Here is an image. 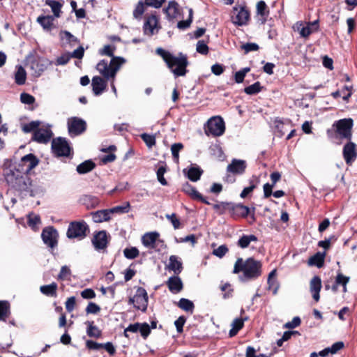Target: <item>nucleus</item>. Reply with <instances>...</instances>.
<instances>
[{"instance_id":"3c124183","label":"nucleus","mask_w":357,"mask_h":357,"mask_svg":"<svg viewBox=\"0 0 357 357\" xmlns=\"http://www.w3.org/2000/svg\"><path fill=\"white\" fill-rule=\"evenodd\" d=\"M257 14L261 17L266 18L269 14V11L267 9V6L264 1H260L257 5Z\"/></svg>"},{"instance_id":"603ef678","label":"nucleus","mask_w":357,"mask_h":357,"mask_svg":"<svg viewBox=\"0 0 357 357\" xmlns=\"http://www.w3.org/2000/svg\"><path fill=\"white\" fill-rule=\"evenodd\" d=\"M183 191L189 195L193 199L197 198V195H199V192L196 190V188L188 183H186L183 185Z\"/></svg>"},{"instance_id":"f3484780","label":"nucleus","mask_w":357,"mask_h":357,"mask_svg":"<svg viewBox=\"0 0 357 357\" xmlns=\"http://www.w3.org/2000/svg\"><path fill=\"white\" fill-rule=\"evenodd\" d=\"M160 29V26L159 25V19L155 15L152 14L146 18L143 26L145 34L152 36L158 33Z\"/></svg>"},{"instance_id":"6ab92c4d","label":"nucleus","mask_w":357,"mask_h":357,"mask_svg":"<svg viewBox=\"0 0 357 357\" xmlns=\"http://www.w3.org/2000/svg\"><path fill=\"white\" fill-rule=\"evenodd\" d=\"M166 284L169 291L174 294H178L183 289V282L178 275L169 277Z\"/></svg>"},{"instance_id":"b1692460","label":"nucleus","mask_w":357,"mask_h":357,"mask_svg":"<svg viewBox=\"0 0 357 357\" xmlns=\"http://www.w3.org/2000/svg\"><path fill=\"white\" fill-rule=\"evenodd\" d=\"M158 237L157 231L146 233L142 237V243L146 248L153 249Z\"/></svg>"},{"instance_id":"338daca9","label":"nucleus","mask_w":357,"mask_h":357,"mask_svg":"<svg viewBox=\"0 0 357 357\" xmlns=\"http://www.w3.org/2000/svg\"><path fill=\"white\" fill-rule=\"evenodd\" d=\"M301 323V320L299 317H294L291 321L287 322L284 327L289 329L294 328L298 326Z\"/></svg>"},{"instance_id":"69168bd1","label":"nucleus","mask_w":357,"mask_h":357,"mask_svg":"<svg viewBox=\"0 0 357 357\" xmlns=\"http://www.w3.org/2000/svg\"><path fill=\"white\" fill-rule=\"evenodd\" d=\"M352 86H344L341 89V93L342 95V98L344 101L348 102L349 98H351L352 95Z\"/></svg>"},{"instance_id":"5701e85b","label":"nucleus","mask_w":357,"mask_h":357,"mask_svg":"<svg viewBox=\"0 0 357 357\" xmlns=\"http://www.w3.org/2000/svg\"><path fill=\"white\" fill-rule=\"evenodd\" d=\"M91 85L94 95L100 96L105 90L107 82L101 77L95 76L92 79Z\"/></svg>"},{"instance_id":"ddd939ff","label":"nucleus","mask_w":357,"mask_h":357,"mask_svg":"<svg viewBox=\"0 0 357 357\" xmlns=\"http://www.w3.org/2000/svg\"><path fill=\"white\" fill-rule=\"evenodd\" d=\"M342 155L346 164L351 166L357 158L356 144L349 140L343 146Z\"/></svg>"},{"instance_id":"5fc2aeb1","label":"nucleus","mask_w":357,"mask_h":357,"mask_svg":"<svg viewBox=\"0 0 357 357\" xmlns=\"http://www.w3.org/2000/svg\"><path fill=\"white\" fill-rule=\"evenodd\" d=\"M142 140L145 142L146 146L149 148L152 147L155 144V137L153 135L143 133L140 135Z\"/></svg>"},{"instance_id":"f03ea898","label":"nucleus","mask_w":357,"mask_h":357,"mask_svg":"<svg viewBox=\"0 0 357 357\" xmlns=\"http://www.w3.org/2000/svg\"><path fill=\"white\" fill-rule=\"evenodd\" d=\"M115 47L110 45H107L100 50L101 55H107L112 57L109 63L105 59H102L96 65L97 70L107 79H114L117 71L121 65L125 62L124 59L114 56Z\"/></svg>"},{"instance_id":"aec40b11","label":"nucleus","mask_w":357,"mask_h":357,"mask_svg":"<svg viewBox=\"0 0 357 357\" xmlns=\"http://www.w3.org/2000/svg\"><path fill=\"white\" fill-rule=\"evenodd\" d=\"M247 164L243 160L233 159L227 166V171L234 174H243L246 169Z\"/></svg>"},{"instance_id":"13d9d810","label":"nucleus","mask_w":357,"mask_h":357,"mask_svg":"<svg viewBox=\"0 0 357 357\" xmlns=\"http://www.w3.org/2000/svg\"><path fill=\"white\" fill-rule=\"evenodd\" d=\"M268 289L273 291V294L275 295L278 293V289L280 287V284L276 278H268Z\"/></svg>"},{"instance_id":"473e14b6","label":"nucleus","mask_w":357,"mask_h":357,"mask_svg":"<svg viewBox=\"0 0 357 357\" xmlns=\"http://www.w3.org/2000/svg\"><path fill=\"white\" fill-rule=\"evenodd\" d=\"M85 324L87 326L86 334L90 337L98 338L102 335V331L93 324V321H86Z\"/></svg>"},{"instance_id":"c756f323","label":"nucleus","mask_w":357,"mask_h":357,"mask_svg":"<svg viewBox=\"0 0 357 357\" xmlns=\"http://www.w3.org/2000/svg\"><path fill=\"white\" fill-rule=\"evenodd\" d=\"M258 241L257 237L255 235L250 234L245 235L243 234L237 241V245L242 248L245 249L248 248L251 242H257Z\"/></svg>"},{"instance_id":"37998d69","label":"nucleus","mask_w":357,"mask_h":357,"mask_svg":"<svg viewBox=\"0 0 357 357\" xmlns=\"http://www.w3.org/2000/svg\"><path fill=\"white\" fill-rule=\"evenodd\" d=\"M167 172L166 164L160 165L156 171L158 181L162 185H167L168 183L164 177V174Z\"/></svg>"},{"instance_id":"09e8293b","label":"nucleus","mask_w":357,"mask_h":357,"mask_svg":"<svg viewBox=\"0 0 357 357\" xmlns=\"http://www.w3.org/2000/svg\"><path fill=\"white\" fill-rule=\"evenodd\" d=\"M40 223V218L38 215L28 216V225L34 231L38 229V225Z\"/></svg>"},{"instance_id":"e2e57ef3","label":"nucleus","mask_w":357,"mask_h":357,"mask_svg":"<svg viewBox=\"0 0 357 357\" xmlns=\"http://www.w3.org/2000/svg\"><path fill=\"white\" fill-rule=\"evenodd\" d=\"M20 100L24 104L31 105L35 102V98L31 94L24 92L20 94Z\"/></svg>"},{"instance_id":"e433bc0d","label":"nucleus","mask_w":357,"mask_h":357,"mask_svg":"<svg viewBox=\"0 0 357 357\" xmlns=\"http://www.w3.org/2000/svg\"><path fill=\"white\" fill-rule=\"evenodd\" d=\"M54 18L51 15H41L37 18V22L44 29H50L53 25Z\"/></svg>"},{"instance_id":"49530a36","label":"nucleus","mask_w":357,"mask_h":357,"mask_svg":"<svg viewBox=\"0 0 357 357\" xmlns=\"http://www.w3.org/2000/svg\"><path fill=\"white\" fill-rule=\"evenodd\" d=\"M40 122L39 121H32L22 127V130L25 133H29L35 132L36 130L38 129L40 126Z\"/></svg>"},{"instance_id":"58836bf2","label":"nucleus","mask_w":357,"mask_h":357,"mask_svg":"<svg viewBox=\"0 0 357 357\" xmlns=\"http://www.w3.org/2000/svg\"><path fill=\"white\" fill-rule=\"evenodd\" d=\"M45 4L51 8L55 17H59L60 16L61 8L62 7L61 3L56 0H46Z\"/></svg>"},{"instance_id":"f704fd0d","label":"nucleus","mask_w":357,"mask_h":357,"mask_svg":"<svg viewBox=\"0 0 357 357\" xmlns=\"http://www.w3.org/2000/svg\"><path fill=\"white\" fill-rule=\"evenodd\" d=\"M96 164L91 160H85L77 165L76 170L79 174H84L93 169Z\"/></svg>"},{"instance_id":"4be33fe9","label":"nucleus","mask_w":357,"mask_h":357,"mask_svg":"<svg viewBox=\"0 0 357 357\" xmlns=\"http://www.w3.org/2000/svg\"><path fill=\"white\" fill-rule=\"evenodd\" d=\"M169 271H172L175 275H178L183 271V263L181 259L176 255H171L167 265Z\"/></svg>"},{"instance_id":"a18cd8bd","label":"nucleus","mask_w":357,"mask_h":357,"mask_svg":"<svg viewBox=\"0 0 357 357\" xmlns=\"http://www.w3.org/2000/svg\"><path fill=\"white\" fill-rule=\"evenodd\" d=\"M61 38L63 40L66 41L70 45H73L75 43H79L77 38L74 36L71 33L68 31H61Z\"/></svg>"},{"instance_id":"bf43d9fd","label":"nucleus","mask_w":357,"mask_h":357,"mask_svg":"<svg viewBox=\"0 0 357 357\" xmlns=\"http://www.w3.org/2000/svg\"><path fill=\"white\" fill-rule=\"evenodd\" d=\"M196 50L198 53L203 55H206L208 53V47L204 40L197 42Z\"/></svg>"},{"instance_id":"7ed1b4c3","label":"nucleus","mask_w":357,"mask_h":357,"mask_svg":"<svg viewBox=\"0 0 357 357\" xmlns=\"http://www.w3.org/2000/svg\"><path fill=\"white\" fill-rule=\"evenodd\" d=\"M156 53L162 58L175 78L183 77L187 74L189 62L186 54L180 52L176 56L162 47L157 48Z\"/></svg>"},{"instance_id":"bb28decb","label":"nucleus","mask_w":357,"mask_h":357,"mask_svg":"<svg viewBox=\"0 0 357 357\" xmlns=\"http://www.w3.org/2000/svg\"><path fill=\"white\" fill-rule=\"evenodd\" d=\"M169 20L176 18L178 14V3L176 1H170L168 6L163 9Z\"/></svg>"},{"instance_id":"052dcab7","label":"nucleus","mask_w":357,"mask_h":357,"mask_svg":"<svg viewBox=\"0 0 357 357\" xmlns=\"http://www.w3.org/2000/svg\"><path fill=\"white\" fill-rule=\"evenodd\" d=\"M139 331L144 339H146L151 333V328L149 325L144 322L140 324Z\"/></svg>"},{"instance_id":"39448f33","label":"nucleus","mask_w":357,"mask_h":357,"mask_svg":"<svg viewBox=\"0 0 357 357\" xmlns=\"http://www.w3.org/2000/svg\"><path fill=\"white\" fill-rule=\"evenodd\" d=\"M89 231V227L84 220L73 221L70 222L66 232V236L70 239H84Z\"/></svg>"},{"instance_id":"0e129e2a","label":"nucleus","mask_w":357,"mask_h":357,"mask_svg":"<svg viewBox=\"0 0 357 357\" xmlns=\"http://www.w3.org/2000/svg\"><path fill=\"white\" fill-rule=\"evenodd\" d=\"M86 314H96L100 311V307L96 303L90 302L89 303L87 307L85 310Z\"/></svg>"},{"instance_id":"0eeeda50","label":"nucleus","mask_w":357,"mask_h":357,"mask_svg":"<svg viewBox=\"0 0 357 357\" xmlns=\"http://www.w3.org/2000/svg\"><path fill=\"white\" fill-rule=\"evenodd\" d=\"M67 127L69 136L75 137L86 131V122L81 118L73 116L68 119Z\"/></svg>"},{"instance_id":"6e6d98bb","label":"nucleus","mask_w":357,"mask_h":357,"mask_svg":"<svg viewBox=\"0 0 357 357\" xmlns=\"http://www.w3.org/2000/svg\"><path fill=\"white\" fill-rule=\"evenodd\" d=\"M192 21V10H189V17L186 20L179 21L177 24V27L180 29H185L188 28Z\"/></svg>"},{"instance_id":"a878e982","label":"nucleus","mask_w":357,"mask_h":357,"mask_svg":"<svg viewBox=\"0 0 357 357\" xmlns=\"http://www.w3.org/2000/svg\"><path fill=\"white\" fill-rule=\"evenodd\" d=\"M79 202L82 204L84 205L87 208H93L98 206L100 200L98 197L90 195H84L80 199Z\"/></svg>"},{"instance_id":"c03bdc74","label":"nucleus","mask_w":357,"mask_h":357,"mask_svg":"<svg viewBox=\"0 0 357 357\" xmlns=\"http://www.w3.org/2000/svg\"><path fill=\"white\" fill-rule=\"evenodd\" d=\"M183 145L182 143H175L172 145L171 151L173 157V160L176 163H178L179 161V151L182 150Z\"/></svg>"},{"instance_id":"a19ab883","label":"nucleus","mask_w":357,"mask_h":357,"mask_svg":"<svg viewBox=\"0 0 357 357\" xmlns=\"http://www.w3.org/2000/svg\"><path fill=\"white\" fill-rule=\"evenodd\" d=\"M10 314V305L8 301H0V320H5Z\"/></svg>"},{"instance_id":"de8ad7c7","label":"nucleus","mask_w":357,"mask_h":357,"mask_svg":"<svg viewBox=\"0 0 357 357\" xmlns=\"http://www.w3.org/2000/svg\"><path fill=\"white\" fill-rule=\"evenodd\" d=\"M229 206L230 202H221L218 204H213V208L219 215H223L227 211L229 212Z\"/></svg>"},{"instance_id":"864d4df0","label":"nucleus","mask_w":357,"mask_h":357,"mask_svg":"<svg viewBox=\"0 0 357 357\" xmlns=\"http://www.w3.org/2000/svg\"><path fill=\"white\" fill-rule=\"evenodd\" d=\"M123 255L126 258L128 259H133L138 257L139 250L135 247H131L130 248H126L123 250Z\"/></svg>"},{"instance_id":"c85d7f7f","label":"nucleus","mask_w":357,"mask_h":357,"mask_svg":"<svg viewBox=\"0 0 357 357\" xmlns=\"http://www.w3.org/2000/svg\"><path fill=\"white\" fill-rule=\"evenodd\" d=\"M326 256V252H318L314 254L313 256L309 258L308 259V265L309 266H315L318 268H321L323 266L324 263V258Z\"/></svg>"},{"instance_id":"4468645a","label":"nucleus","mask_w":357,"mask_h":357,"mask_svg":"<svg viewBox=\"0 0 357 357\" xmlns=\"http://www.w3.org/2000/svg\"><path fill=\"white\" fill-rule=\"evenodd\" d=\"M110 236L105 230L97 231L94 234L91 240L92 244L97 251H101L107 248Z\"/></svg>"},{"instance_id":"393cba45","label":"nucleus","mask_w":357,"mask_h":357,"mask_svg":"<svg viewBox=\"0 0 357 357\" xmlns=\"http://www.w3.org/2000/svg\"><path fill=\"white\" fill-rule=\"evenodd\" d=\"M250 17L249 12L244 8H241L237 13L236 15L233 17V23L238 26L246 24Z\"/></svg>"},{"instance_id":"4c0bfd02","label":"nucleus","mask_w":357,"mask_h":357,"mask_svg":"<svg viewBox=\"0 0 357 357\" xmlns=\"http://www.w3.org/2000/svg\"><path fill=\"white\" fill-rule=\"evenodd\" d=\"M178 307L181 308V310L187 312L192 313L195 305L192 301H191L189 299L182 298L179 300L177 304Z\"/></svg>"},{"instance_id":"9d476101","label":"nucleus","mask_w":357,"mask_h":357,"mask_svg":"<svg viewBox=\"0 0 357 357\" xmlns=\"http://www.w3.org/2000/svg\"><path fill=\"white\" fill-rule=\"evenodd\" d=\"M336 126V132L342 139L351 140L352 137V128L354 126L353 119L351 118L342 119L336 121L334 124Z\"/></svg>"},{"instance_id":"ea45409f","label":"nucleus","mask_w":357,"mask_h":357,"mask_svg":"<svg viewBox=\"0 0 357 357\" xmlns=\"http://www.w3.org/2000/svg\"><path fill=\"white\" fill-rule=\"evenodd\" d=\"M257 179L253 176L250 180V185L243 188L240 194V197L243 199L245 198L250 192H252L257 186Z\"/></svg>"},{"instance_id":"7c9ffc66","label":"nucleus","mask_w":357,"mask_h":357,"mask_svg":"<svg viewBox=\"0 0 357 357\" xmlns=\"http://www.w3.org/2000/svg\"><path fill=\"white\" fill-rule=\"evenodd\" d=\"M57 288V284L56 282H52L50 284L41 286L40 291L43 294L47 296L56 297Z\"/></svg>"},{"instance_id":"79ce46f5","label":"nucleus","mask_w":357,"mask_h":357,"mask_svg":"<svg viewBox=\"0 0 357 357\" xmlns=\"http://www.w3.org/2000/svg\"><path fill=\"white\" fill-rule=\"evenodd\" d=\"M262 87L259 82H256L254 84L246 86L244 89V92L248 95H255L261 91Z\"/></svg>"},{"instance_id":"8fccbe9b","label":"nucleus","mask_w":357,"mask_h":357,"mask_svg":"<svg viewBox=\"0 0 357 357\" xmlns=\"http://www.w3.org/2000/svg\"><path fill=\"white\" fill-rule=\"evenodd\" d=\"M144 1H139L133 10V17L137 20H141L144 13Z\"/></svg>"},{"instance_id":"4d7b16f0","label":"nucleus","mask_w":357,"mask_h":357,"mask_svg":"<svg viewBox=\"0 0 357 357\" xmlns=\"http://www.w3.org/2000/svg\"><path fill=\"white\" fill-rule=\"evenodd\" d=\"M350 278L348 276L344 275L342 273L338 272L335 277V282L337 284V285L341 286H347L348 282H349Z\"/></svg>"},{"instance_id":"9b49d317","label":"nucleus","mask_w":357,"mask_h":357,"mask_svg":"<svg viewBox=\"0 0 357 357\" xmlns=\"http://www.w3.org/2000/svg\"><path fill=\"white\" fill-rule=\"evenodd\" d=\"M43 243L52 250L57 247L59 233L52 226L45 227L41 234Z\"/></svg>"},{"instance_id":"dca6fc26","label":"nucleus","mask_w":357,"mask_h":357,"mask_svg":"<svg viewBox=\"0 0 357 357\" xmlns=\"http://www.w3.org/2000/svg\"><path fill=\"white\" fill-rule=\"evenodd\" d=\"M53 135L52 131L50 126L38 128L33 133L32 140L39 144L48 143Z\"/></svg>"},{"instance_id":"774afa93","label":"nucleus","mask_w":357,"mask_h":357,"mask_svg":"<svg viewBox=\"0 0 357 357\" xmlns=\"http://www.w3.org/2000/svg\"><path fill=\"white\" fill-rule=\"evenodd\" d=\"M241 47L245 50V53L257 51L259 48V45L254 43H247L243 44Z\"/></svg>"},{"instance_id":"1a4fd4ad","label":"nucleus","mask_w":357,"mask_h":357,"mask_svg":"<svg viewBox=\"0 0 357 357\" xmlns=\"http://www.w3.org/2000/svg\"><path fill=\"white\" fill-rule=\"evenodd\" d=\"M52 150L57 157H68L70 155L71 148L66 138L58 137L52 142Z\"/></svg>"},{"instance_id":"2f4dec72","label":"nucleus","mask_w":357,"mask_h":357,"mask_svg":"<svg viewBox=\"0 0 357 357\" xmlns=\"http://www.w3.org/2000/svg\"><path fill=\"white\" fill-rule=\"evenodd\" d=\"M26 79V73L25 69L22 66H17L15 73V82L17 85H23L25 84Z\"/></svg>"},{"instance_id":"6e6552de","label":"nucleus","mask_w":357,"mask_h":357,"mask_svg":"<svg viewBox=\"0 0 357 357\" xmlns=\"http://www.w3.org/2000/svg\"><path fill=\"white\" fill-rule=\"evenodd\" d=\"M128 303L133 304L137 310L146 312L148 306V294L145 289L138 287L134 296L129 298Z\"/></svg>"},{"instance_id":"f257e3e1","label":"nucleus","mask_w":357,"mask_h":357,"mask_svg":"<svg viewBox=\"0 0 357 357\" xmlns=\"http://www.w3.org/2000/svg\"><path fill=\"white\" fill-rule=\"evenodd\" d=\"M3 171L4 178L10 187L21 192L31 191V178L17 168L12 160H8L4 162Z\"/></svg>"},{"instance_id":"cd10ccee","label":"nucleus","mask_w":357,"mask_h":357,"mask_svg":"<svg viewBox=\"0 0 357 357\" xmlns=\"http://www.w3.org/2000/svg\"><path fill=\"white\" fill-rule=\"evenodd\" d=\"M93 220L95 222H102L110 220V212L109 209L100 210L91 213Z\"/></svg>"},{"instance_id":"a211bd4d","label":"nucleus","mask_w":357,"mask_h":357,"mask_svg":"<svg viewBox=\"0 0 357 357\" xmlns=\"http://www.w3.org/2000/svg\"><path fill=\"white\" fill-rule=\"evenodd\" d=\"M229 213L234 219L238 218H246L251 213L250 208L242 204L230 202Z\"/></svg>"},{"instance_id":"2eb2a0df","label":"nucleus","mask_w":357,"mask_h":357,"mask_svg":"<svg viewBox=\"0 0 357 357\" xmlns=\"http://www.w3.org/2000/svg\"><path fill=\"white\" fill-rule=\"evenodd\" d=\"M84 54V49L82 46H79L73 52H66L59 56L55 62L56 66H63L67 64L71 58L81 59Z\"/></svg>"},{"instance_id":"412c9836","label":"nucleus","mask_w":357,"mask_h":357,"mask_svg":"<svg viewBox=\"0 0 357 357\" xmlns=\"http://www.w3.org/2000/svg\"><path fill=\"white\" fill-rule=\"evenodd\" d=\"M310 289L313 299L318 302L320 298L319 292L321 289V280L319 276L315 275L312 278L310 283Z\"/></svg>"},{"instance_id":"680f3d73","label":"nucleus","mask_w":357,"mask_h":357,"mask_svg":"<svg viewBox=\"0 0 357 357\" xmlns=\"http://www.w3.org/2000/svg\"><path fill=\"white\" fill-rule=\"evenodd\" d=\"M228 251L229 250L226 245H221L218 248L213 250V254L219 258H222Z\"/></svg>"},{"instance_id":"423d86ee","label":"nucleus","mask_w":357,"mask_h":357,"mask_svg":"<svg viewBox=\"0 0 357 357\" xmlns=\"http://www.w3.org/2000/svg\"><path fill=\"white\" fill-rule=\"evenodd\" d=\"M225 131V123L220 116H213L209 119L204 125V132L208 136H222Z\"/></svg>"},{"instance_id":"f8f14e48","label":"nucleus","mask_w":357,"mask_h":357,"mask_svg":"<svg viewBox=\"0 0 357 357\" xmlns=\"http://www.w3.org/2000/svg\"><path fill=\"white\" fill-rule=\"evenodd\" d=\"M39 163V160L33 153H29L23 156L18 162H13L17 168H20L26 175L35 168Z\"/></svg>"},{"instance_id":"c9c22d12","label":"nucleus","mask_w":357,"mask_h":357,"mask_svg":"<svg viewBox=\"0 0 357 357\" xmlns=\"http://www.w3.org/2000/svg\"><path fill=\"white\" fill-rule=\"evenodd\" d=\"M203 171L199 167H191L186 173L187 177L193 182L199 180Z\"/></svg>"},{"instance_id":"20e7f679","label":"nucleus","mask_w":357,"mask_h":357,"mask_svg":"<svg viewBox=\"0 0 357 357\" xmlns=\"http://www.w3.org/2000/svg\"><path fill=\"white\" fill-rule=\"evenodd\" d=\"M243 272L240 276V280L243 282L255 280L261 275V264L259 261L252 257L243 261L242 258H238L234 264V273Z\"/></svg>"},{"instance_id":"72a5a7b5","label":"nucleus","mask_w":357,"mask_h":357,"mask_svg":"<svg viewBox=\"0 0 357 357\" xmlns=\"http://www.w3.org/2000/svg\"><path fill=\"white\" fill-rule=\"evenodd\" d=\"M31 68L34 71L35 76L39 77L47 68V64L45 61L36 60L31 62Z\"/></svg>"}]
</instances>
